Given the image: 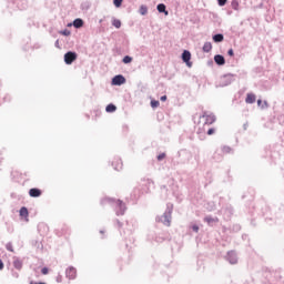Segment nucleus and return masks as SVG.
<instances>
[{
  "label": "nucleus",
  "instance_id": "nucleus-44",
  "mask_svg": "<svg viewBox=\"0 0 284 284\" xmlns=\"http://www.w3.org/2000/svg\"><path fill=\"white\" fill-rule=\"evenodd\" d=\"M30 284H38L37 282H30Z\"/></svg>",
  "mask_w": 284,
  "mask_h": 284
},
{
  "label": "nucleus",
  "instance_id": "nucleus-20",
  "mask_svg": "<svg viewBox=\"0 0 284 284\" xmlns=\"http://www.w3.org/2000/svg\"><path fill=\"white\" fill-rule=\"evenodd\" d=\"M105 112H110V113L116 112V105H114L112 103L108 104L106 108H105Z\"/></svg>",
  "mask_w": 284,
  "mask_h": 284
},
{
  "label": "nucleus",
  "instance_id": "nucleus-34",
  "mask_svg": "<svg viewBox=\"0 0 284 284\" xmlns=\"http://www.w3.org/2000/svg\"><path fill=\"white\" fill-rule=\"evenodd\" d=\"M49 272H50V270L48 267H43L41 270V274H43V275L48 274Z\"/></svg>",
  "mask_w": 284,
  "mask_h": 284
},
{
  "label": "nucleus",
  "instance_id": "nucleus-7",
  "mask_svg": "<svg viewBox=\"0 0 284 284\" xmlns=\"http://www.w3.org/2000/svg\"><path fill=\"white\" fill-rule=\"evenodd\" d=\"M192 53L187 50L182 52V61L187 65V68H192Z\"/></svg>",
  "mask_w": 284,
  "mask_h": 284
},
{
  "label": "nucleus",
  "instance_id": "nucleus-32",
  "mask_svg": "<svg viewBox=\"0 0 284 284\" xmlns=\"http://www.w3.org/2000/svg\"><path fill=\"white\" fill-rule=\"evenodd\" d=\"M215 132H216L215 129H209V130H207L209 136H212V134H214Z\"/></svg>",
  "mask_w": 284,
  "mask_h": 284
},
{
  "label": "nucleus",
  "instance_id": "nucleus-27",
  "mask_svg": "<svg viewBox=\"0 0 284 284\" xmlns=\"http://www.w3.org/2000/svg\"><path fill=\"white\" fill-rule=\"evenodd\" d=\"M159 105H161V102H159L158 100H152L151 101V108H159Z\"/></svg>",
  "mask_w": 284,
  "mask_h": 284
},
{
  "label": "nucleus",
  "instance_id": "nucleus-24",
  "mask_svg": "<svg viewBox=\"0 0 284 284\" xmlns=\"http://www.w3.org/2000/svg\"><path fill=\"white\" fill-rule=\"evenodd\" d=\"M20 216H28V207L22 206L20 209Z\"/></svg>",
  "mask_w": 284,
  "mask_h": 284
},
{
  "label": "nucleus",
  "instance_id": "nucleus-5",
  "mask_svg": "<svg viewBox=\"0 0 284 284\" xmlns=\"http://www.w3.org/2000/svg\"><path fill=\"white\" fill-rule=\"evenodd\" d=\"M201 119H205V125H212V123L216 121V115H214V113L204 111Z\"/></svg>",
  "mask_w": 284,
  "mask_h": 284
},
{
  "label": "nucleus",
  "instance_id": "nucleus-14",
  "mask_svg": "<svg viewBox=\"0 0 284 284\" xmlns=\"http://www.w3.org/2000/svg\"><path fill=\"white\" fill-rule=\"evenodd\" d=\"M224 40L225 36H223V33H216L213 36L214 43H223Z\"/></svg>",
  "mask_w": 284,
  "mask_h": 284
},
{
  "label": "nucleus",
  "instance_id": "nucleus-47",
  "mask_svg": "<svg viewBox=\"0 0 284 284\" xmlns=\"http://www.w3.org/2000/svg\"><path fill=\"white\" fill-rule=\"evenodd\" d=\"M100 234H103V231H100Z\"/></svg>",
  "mask_w": 284,
  "mask_h": 284
},
{
  "label": "nucleus",
  "instance_id": "nucleus-16",
  "mask_svg": "<svg viewBox=\"0 0 284 284\" xmlns=\"http://www.w3.org/2000/svg\"><path fill=\"white\" fill-rule=\"evenodd\" d=\"M246 103H256V95H254L253 93H248L246 95V99H245Z\"/></svg>",
  "mask_w": 284,
  "mask_h": 284
},
{
  "label": "nucleus",
  "instance_id": "nucleus-10",
  "mask_svg": "<svg viewBox=\"0 0 284 284\" xmlns=\"http://www.w3.org/2000/svg\"><path fill=\"white\" fill-rule=\"evenodd\" d=\"M29 196H31L32 199H39V196H41V190L37 187L30 189Z\"/></svg>",
  "mask_w": 284,
  "mask_h": 284
},
{
  "label": "nucleus",
  "instance_id": "nucleus-30",
  "mask_svg": "<svg viewBox=\"0 0 284 284\" xmlns=\"http://www.w3.org/2000/svg\"><path fill=\"white\" fill-rule=\"evenodd\" d=\"M123 3V0H113V4L115 6V8H121Z\"/></svg>",
  "mask_w": 284,
  "mask_h": 284
},
{
  "label": "nucleus",
  "instance_id": "nucleus-8",
  "mask_svg": "<svg viewBox=\"0 0 284 284\" xmlns=\"http://www.w3.org/2000/svg\"><path fill=\"white\" fill-rule=\"evenodd\" d=\"M125 77H123V74H118L115 77L112 78L111 80V85H123L125 84Z\"/></svg>",
  "mask_w": 284,
  "mask_h": 284
},
{
  "label": "nucleus",
  "instance_id": "nucleus-43",
  "mask_svg": "<svg viewBox=\"0 0 284 284\" xmlns=\"http://www.w3.org/2000/svg\"><path fill=\"white\" fill-rule=\"evenodd\" d=\"M264 105H265V108H267V101H264Z\"/></svg>",
  "mask_w": 284,
  "mask_h": 284
},
{
  "label": "nucleus",
  "instance_id": "nucleus-40",
  "mask_svg": "<svg viewBox=\"0 0 284 284\" xmlns=\"http://www.w3.org/2000/svg\"><path fill=\"white\" fill-rule=\"evenodd\" d=\"M118 223V227H121L123 225V223H121V221L116 220Z\"/></svg>",
  "mask_w": 284,
  "mask_h": 284
},
{
  "label": "nucleus",
  "instance_id": "nucleus-41",
  "mask_svg": "<svg viewBox=\"0 0 284 284\" xmlns=\"http://www.w3.org/2000/svg\"><path fill=\"white\" fill-rule=\"evenodd\" d=\"M263 103V100H257V105H261Z\"/></svg>",
  "mask_w": 284,
  "mask_h": 284
},
{
  "label": "nucleus",
  "instance_id": "nucleus-42",
  "mask_svg": "<svg viewBox=\"0 0 284 284\" xmlns=\"http://www.w3.org/2000/svg\"><path fill=\"white\" fill-rule=\"evenodd\" d=\"M235 230H241V225H235Z\"/></svg>",
  "mask_w": 284,
  "mask_h": 284
},
{
  "label": "nucleus",
  "instance_id": "nucleus-26",
  "mask_svg": "<svg viewBox=\"0 0 284 284\" xmlns=\"http://www.w3.org/2000/svg\"><path fill=\"white\" fill-rule=\"evenodd\" d=\"M132 60H133L132 57L125 55V57L122 59V62L125 63V64H128V63H130Z\"/></svg>",
  "mask_w": 284,
  "mask_h": 284
},
{
  "label": "nucleus",
  "instance_id": "nucleus-12",
  "mask_svg": "<svg viewBox=\"0 0 284 284\" xmlns=\"http://www.w3.org/2000/svg\"><path fill=\"white\" fill-rule=\"evenodd\" d=\"M214 62L216 63V65H225V57L221 54H215Z\"/></svg>",
  "mask_w": 284,
  "mask_h": 284
},
{
  "label": "nucleus",
  "instance_id": "nucleus-35",
  "mask_svg": "<svg viewBox=\"0 0 284 284\" xmlns=\"http://www.w3.org/2000/svg\"><path fill=\"white\" fill-rule=\"evenodd\" d=\"M192 230H193V232L197 233V232H199V225L194 224V225L192 226Z\"/></svg>",
  "mask_w": 284,
  "mask_h": 284
},
{
  "label": "nucleus",
  "instance_id": "nucleus-2",
  "mask_svg": "<svg viewBox=\"0 0 284 284\" xmlns=\"http://www.w3.org/2000/svg\"><path fill=\"white\" fill-rule=\"evenodd\" d=\"M158 223H163L166 227H170L172 223V206L170 204L166 205V210L162 216L156 217Z\"/></svg>",
  "mask_w": 284,
  "mask_h": 284
},
{
  "label": "nucleus",
  "instance_id": "nucleus-4",
  "mask_svg": "<svg viewBox=\"0 0 284 284\" xmlns=\"http://www.w3.org/2000/svg\"><path fill=\"white\" fill-rule=\"evenodd\" d=\"M77 59H79V54H77V52H74V51H68L64 54V63L67 65H72V62L77 61Z\"/></svg>",
  "mask_w": 284,
  "mask_h": 284
},
{
  "label": "nucleus",
  "instance_id": "nucleus-45",
  "mask_svg": "<svg viewBox=\"0 0 284 284\" xmlns=\"http://www.w3.org/2000/svg\"><path fill=\"white\" fill-rule=\"evenodd\" d=\"M38 284H45V282H39Z\"/></svg>",
  "mask_w": 284,
  "mask_h": 284
},
{
  "label": "nucleus",
  "instance_id": "nucleus-37",
  "mask_svg": "<svg viewBox=\"0 0 284 284\" xmlns=\"http://www.w3.org/2000/svg\"><path fill=\"white\" fill-rule=\"evenodd\" d=\"M160 101H168V95H162V97L160 98Z\"/></svg>",
  "mask_w": 284,
  "mask_h": 284
},
{
  "label": "nucleus",
  "instance_id": "nucleus-6",
  "mask_svg": "<svg viewBox=\"0 0 284 284\" xmlns=\"http://www.w3.org/2000/svg\"><path fill=\"white\" fill-rule=\"evenodd\" d=\"M225 258L231 265L239 263V254H236V251H229Z\"/></svg>",
  "mask_w": 284,
  "mask_h": 284
},
{
  "label": "nucleus",
  "instance_id": "nucleus-3",
  "mask_svg": "<svg viewBox=\"0 0 284 284\" xmlns=\"http://www.w3.org/2000/svg\"><path fill=\"white\" fill-rule=\"evenodd\" d=\"M234 77L235 75L232 74V73H227V74L222 75L221 79H220L221 88H225L227 85H231L232 82L234 81Z\"/></svg>",
  "mask_w": 284,
  "mask_h": 284
},
{
  "label": "nucleus",
  "instance_id": "nucleus-46",
  "mask_svg": "<svg viewBox=\"0 0 284 284\" xmlns=\"http://www.w3.org/2000/svg\"><path fill=\"white\" fill-rule=\"evenodd\" d=\"M114 170H119V168L115 166Z\"/></svg>",
  "mask_w": 284,
  "mask_h": 284
},
{
  "label": "nucleus",
  "instance_id": "nucleus-19",
  "mask_svg": "<svg viewBox=\"0 0 284 284\" xmlns=\"http://www.w3.org/2000/svg\"><path fill=\"white\" fill-rule=\"evenodd\" d=\"M139 13L142 16V17H145V14H148V6L145 4H142L139 9Z\"/></svg>",
  "mask_w": 284,
  "mask_h": 284
},
{
  "label": "nucleus",
  "instance_id": "nucleus-33",
  "mask_svg": "<svg viewBox=\"0 0 284 284\" xmlns=\"http://www.w3.org/2000/svg\"><path fill=\"white\" fill-rule=\"evenodd\" d=\"M165 159V153H161L158 155V161H163Z\"/></svg>",
  "mask_w": 284,
  "mask_h": 284
},
{
  "label": "nucleus",
  "instance_id": "nucleus-15",
  "mask_svg": "<svg viewBox=\"0 0 284 284\" xmlns=\"http://www.w3.org/2000/svg\"><path fill=\"white\" fill-rule=\"evenodd\" d=\"M72 26L75 27L77 29L83 28V19L77 18L75 20H73Z\"/></svg>",
  "mask_w": 284,
  "mask_h": 284
},
{
  "label": "nucleus",
  "instance_id": "nucleus-38",
  "mask_svg": "<svg viewBox=\"0 0 284 284\" xmlns=\"http://www.w3.org/2000/svg\"><path fill=\"white\" fill-rule=\"evenodd\" d=\"M3 267H4L3 261L0 260V270H3Z\"/></svg>",
  "mask_w": 284,
  "mask_h": 284
},
{
  "label": "nucleus",
  "instance_id": "nucleus-21",
  "mask_svg": "<svg viewBox=\"0 0 284 284\" xmlns=\"http://www.w3.org/2000/svg\"><path fill=\"white\" fill-rule=\"evenodd\" d=\"M206 210H207V212H214V210H216V204H214V202L207 203Z\"/></svg>",
  "mask_w": 284,
  "mask_h": 284
},
{
  "label": "nucleus",
  "instance_id": "nucleus-22",
  "mask_svg": "<svg viewBox=\"0 0 284 284\" xmlns=\"http://www.w3.org/2000/svg\"><path fill=\"white\" fill-rule=\"evenodd\" d=\"M112 26L119 30L121 28V20L113 18Z\"/></svg>",
  "mask_w": 284,
  "mask_h": 284
},
{
  "label": "nucleus",
  "instance_id": "nucleus-18",
  "mask_svg": "<svg viewBox=\"0 0 284 284\" xmlns=\"http://www.w3.org/2000/svg\"><path fill=\"white\" fill-rule=\"evenodd\" d=\"M202 50L203 52H212V42H205Z\"/></svg>",
  "mask_w": 284,
  "mask_h": 284
},
{
  "label": "nucleus",
  "instance_id": "nucleus-39",
  "mask_svg": "<svg viewBox=\"0 0 284 284\" xmlns=\"http://www.w3.org/2000/svg\"><path fill=\"white\" fill-rule=\"evenodd\" d=\"M54 45L60 50L61 47L59 45V40L55 41Z\"/></svg>",
  "mask_w": 284,
  "mask_h": 284
},
{
  "label": "nucleus",
  "instance_id": "nucleus-23",
  "mask_svg": "<svg viewBox=\"0 0 284 284\" xmlns=\"http://www.w3.org/2000/svg\"><path fill=\"white\" fill-rule=\"evenodd\" d=\"M231 8L239 11V0H232Z\"/></svg>",
  "mask_w": 284,
  "mask_h": 284
},
{
  "label": "nucleus",
  "instance_id": "nucleus-29",
  "mask_svg": "<svg viewBox=\"0 0 284 284\" xmlns=\"http://www.w3.org/2000/svg\"><path fill=\"white\" fill-rule=\"evenodd\" d=\"M222 152H223L224 154H230V152H232V148H230V146H223V148H222Z\"/></svg>",
  "mask_w": 284,
  "mask_h": 284
},
{
  "label": "nucleus",
  "instance_id": "nucleus-31",
  "mask_svg": "<svg viewBox=\"0 0 284 284\" xmlns=\"http://www.w3.org/2000/svg\"><path fill=\"white\" fill-rule=\"evenodd\" d=\"M225 3H227V0H217V6H220L221 8H223Z\"/></svg>",
  "mask_w": 284,
  "mask_h": 284
},
{
  "label": "nucleus",
  "instance_id": "nucleus-25",
  "mask_svg": "<svg viewBox=\"0 0 284 284\" xmlns=\"http://www.w3.org/2000/svg\"><path fill=\"white\" fill-rule=\"evenodd\" d=\"M6 250H8V252H14V247L12 246V242H9L6 244Z\"/></svg>",
  "mask_w": 284,
  "mask_h": 284
},
{
  "label": "nucleus",
  "instance_id": "nucleus-11",
  "mask_svg": "<svg viewBox=\"0 0 284 284\" xmlns=\"http://www.w3.org/2000/svg\"><path fill=\"white\" fill-rule=\"evenodd\" d=\"M204 223H207V225H210V227H212V225H214V223H219V217H212L211 215H207L204 217Z\"/></svg>",
  "mask_w": 284,
  "mask_h": 284
},
{
  "label": "nucleus",
  "instance_id": "nucleus-13",
  "mask_svg": "<svg viewBox=\"0 0 284 284\" xmlns=\"http://www.w3.org/2000/svg\"><path fill=\"white\" fill-rule=\"evenodd\" d=\"M156 10H158V12H160L161 14H165V17H168V16L170 14V12H168V10H166L165 4H163V3H159V4L156 6Z\"/></svg>",
  "mask_w": 284,
  "mask_h": 284
},
{
  "label": "nucleus",
  "instance_id": "nucleus-36",
  "mask_svg": "<svg viewBox=\"0 0 284 284\" xmlns=\"http://www.w3.org/2000/svg\"><path fill=\"white\" fill-rule=\"evenodd\" d=\"M227 54H229V57H233V55H234V49H230V50L227 51Z\"/></svg>",
  "mask_w": 284,
  "mask_h": 284
},
{
  "label": "nucleus",
  "instance_id": "nucleus-28",
  "mask_svg": "<svg viewBox=\"0 0 284 284\" xmlns=\"http://www.w3.org/2000/svg\"><path fill=\"white\" fill-rule=\"evenodd\" d=\"M60 34H63V37H70V34H72V32H70V30L64 29L62 31H60Z\"/></svg>",
  "mask_w": 284,
  "mask_h": 284
},
{
  "label": "nucleus",
  "instance_id": "nucleus-1",
  "mask_svg": "<svg viewBox=\"0 0 284 284\" xmlns=\"http://www.w3.org/2000/svg\"><path fill=\"white\" fill-rule=\"evenodd\" d=\"M103 203H115V214L116 216H123V214H125V203H123V201L121 200H114L112 197H106L104 200H102V204Z\"/></svg>",
  "mask_w": 284,
  "mask_h": 284
},
{
  "label": "nucleus",
  "instance_id": "nucleus-9",
  "mask_svg": "<svg viewBox=\"0 0 284 284\" xmlns=\"http://www.w3.org/2000/svg\"><path fill=\"white\" fill-rule=\"evenodd\" d=\"M65 276L69 281H74V278H77V270L74 266H70L65 270Z\"/></svg>",
  "mask_w": 284,
  "mask_h": 284
},
{
  "label": "nucleus",
  "instance_id": "nucleus-17",
  "mask_svg": "<svg viewBox=\"0 0 284 284\" xmlns=\"http://www.w3.org/2000/svg\"><path fill=\"white\" fill-rule=\"evenodd\" d=\"M13 267H16V270H21L23 267V262H21L19 258H16L13 261Z\"/></svg>",
  "mask_w": 284,
  "mask_h": 284
}]
</instances>
